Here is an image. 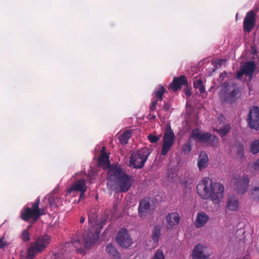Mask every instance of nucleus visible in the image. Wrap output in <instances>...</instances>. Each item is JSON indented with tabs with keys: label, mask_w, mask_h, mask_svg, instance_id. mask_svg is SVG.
I'll list each match as a JSON object with an SVG mask.
<instances>
[{
	"label": "nucleus",
	"mask_w": 259,
	"mask_h": 259,
	"mask_svg": "<svg viewBox=\"0 0 259 259\" xmlns=\"http://www.w3.org/2000/svg\"><path fill=\"white\" fill-rule=\"evenodd\" d=\"M237 154L238 155L243 156L244 154L243 146L242 145L240 144L237 152Z\"/></svg>",
	"instance_id": "obj_40"
},
{
	"label": "nucleus",
	"mask_w": 259,
	"mask_h": 259,
	"mask_svg": "<svg viewBox=\"0 0 259 259\" xmlns=\"http://www.w3.org/2000/svg\"><path fill=\"white\" fill-rule=\"evenodd\" d=\"M151 112V111L150 110V112L147 116V118L149 119H155L156 117V115L152 114Z\"/></svg>",
	"instance_id": "obj_44"
},
{
	"label": "nucleus",
	"mask_w": 259,
	"mask_h": 259,
	"mask_svg": "<svg viewBox=\"0 0 259 259\" xmlns=\"http://www.w3.org/2000/svg\"><path fill=\"white\" fill-rule=\"evenodd\" d=\"M185 89H184V92L185 94L188 97H190L191 96V88L189 87V84L188 83L187 85L185 86Z\"/></svg>",
	"instance_id": "obj_39"
},
{
	"label": "nucleus",
	"mask_w": 259,
	"mask_h": 259,
	"mask_svg": "<svg viewBox=\"0 0 259 259\" xmlns=\"http://www.w3.org/2000/svg\"><path fill=\"white\" fill-rule=\"evenodd\" d=\"M108 174L111 179L113 178L119 192H126L131 188L134 181L132 176L127 175L120 166L112 165L110 166Z\"/></svg>",
	"instance_id": "obj_2"
},
{
	"label": "nucleus",
	"mask_w": 259,
	"mask_h": 259,
	"mask_svg": "<svg viewBox=\"0 0 259 259\" xmlns=\"http://www.w3.org/2000/svg\"><path fill=\"white\" fill-rule=\"evenodd\" d=\"M255 14L252 11H250L246 14V15L244 19L243 22V29L246 32H250L255 24Z\"/></svg>",
	"instance_id": "obj_17"
},
{
	"label": "nucleus",
	"mask_w": 259,
	"mask_h": 259,
	"mask_svg": "<svg viewBox=\"0 0 259 259\" xmlns=\"http://www.w3.org/2000/svg\"><path fill=\"white\" fill-rule=\"evenodd\" d=\"M250 198L254 201L259 200V183L252 186L250 190Z\"/></svg>",
	"instance_id": "obj_27"
},
{
	"label": "nucleus",
	"mask_w": 259,
	"mask_h": 259,
	"mask_svg": "<svg viewBox=\"0 0 259 259\" xmlns=\"http://www.w3.org/2000/svg\"><path fill=\"white\" fill-rule=\"evenodd\" d=\"M84 196V194H83V195H81V192H80V198H81Z\"/></svg>",
	"instance_id": "obj_47"
},
{
	"label": "nucleus",
	"mask_w": 259,
	"mask_h": 259,
	"mask_svg": "<svg viewBox=\"0 0 259 259\" xmlns=\"http://www.w3.org/2000/svg\"><path fill=\"white\" fill-rule=\"evenodd\" d=\"M161 227L159 225H155L152 230L151 238L154 243H158L161 236Z\"/></svg>",
	"instance_id": "obj_26"
},
{
	"label": "nucleus",
	"mask_w": 259,
	"mask_h": 259,
	"mask_svg": "<svg viewBox=\"0 0 259 259\" xmlns=\"http://www.w3.org/2000/svg\"><path fill=\"white\" fill-rule=\"evenodd\" d=\"M196 190L203 199H210L213 203L219 204L223 198L225 188L223 184L213 183L210 179L204 178L199 182Z\"/></svg>",
	"instance_id": "obj_1"
},
{
	"label": "nucleus",
	"mask_w": 259,
	"mask_h": 259,
	"mask_svg": "<svg viewBox=\"0 0 259 259\" xmlns=\"http://www.w3.org/2000/svg\"><path fill=\"white\" fill-rule=\"evenodd\" d=\"M166 92V90L162 85H159L152 93V100L149 109L151 111L156 110V106L159 102H161L163 99V95Z\"/></svg>",
	"instance_id": "obj_11"
},
{
	"label": "nucleus",
	"mask_w": 259,
	"mask_h": 259,
	"mask_svg": "<svg viewBox=\"0 0 259 259\" xmlns=\"http://www.w3.org/2000/svg\"><path fill=\"white\" fill-rule=\"evenodd\" d=\"M149 154L150 153L146 148H142L139 150L137 152L133 153L130 157V166L136 168H142Z\"/></svg>",
	"instance_id": "obj_6"
},
{
	"label": "nucleus",
	"mask_w": 259,
	"mask_h": 259,
	"mask_svg": "<svg viewBox=\"0 0 259 259\" xmlns=\"http://www.w3.org/2000/svg\"><path fill=\"white\" fill-rule=\"evenodd\" d=\"M152 259H165L162 250L161 249H157Z\"/></svg>",
	"instance_id": "obj_34"
},
{
	"label": "nucleus",
	"mask_w": 259,
	"mask_h": 259,
	"mask_svg": "<svg viewBox=\"0 0 259 259\" xmlns=\"http://www.w3.org/2000/svg\"><path fill=\"white\" fill-rule=\"evenodd\" d=\"M105 147H103L101 154L98 159V162L100 166L107 167L109 166L110 162L109 160V156L103 151Z\"/></svg>",
	"instance_id": "obj_24"
},
{
	"label": "nucleus",
	"mask_w": 259,
	"mask_h": 259,
	"mask_svg": "<svg viewBox=\"0 0 259 259\" xmlns=\"http://www.w3.org/2000/svg\"><path fill=\"white\" fill-rule=\"evenodd\" d=\"M170 106L168 102H164L163 108L161 110H164L165 111H168L170 110Z\"/></svg>",
	"instance_id": "obj_41"
},
{
	"label": "nucleus",
	"mask_w": 259,
	"mask_h": 259,
	"mask_svg": "<svg viewBox=\"0 0 259 259\" xmlns=\"http://www.w3.org/2000/svg\"><path fill=\"white\" fill-rule=\"evenodd\" d=\"M116 241L122 248H128L133 244V239L126 229L122 228L118 232Z\"/></svg>",
	"instance_id": "obj_9"
},
{
	"label": "nucleus",
	"mask_w": 259,
	"mask_h": 259,
	"mask_svg": "<svg viewBox=\"0 0 259 259\" xmlns=\"http://www.w3.org/2000/svg\"><path fill=\"white\" fill-rule=\"evenodd\" d=\"M166 221L167 223V229L172 228L173 226L180 223V215L176 212L169 213L166 217Z\"/></svg>",
	"instance_id": "obj_20"
},
{
	"label": "nucleus",
	"mask_w": 259,
	"mask_h": 259,
	"mask_svg": "<svg viewBox=\"0 0 259 259\" xmlns=\"http://www.w3.org/2000/svg\"><path fill=\"white\" fill-rule=\"evenodd\" d=\"M232 181L234 190L237 194L242 195L247 191L249 185V179L247 175H235Z\"/></svg>",
	"instance_id": "obj_7"
},
{
	"label": "nucleus",
	"mask_w": 259,
	"mask_h": 259,
	"mask_svg": "<svg viewBox=\"0 0 259 259\" xmlns=\"http://www.w3.org/2000/svg\"><path fill=\"white\" fill-rule=\"evenodd\" d=\"M208 141L209 144L210 145H211L212 147H217L218 144L219 140L216 136L211 135V137L210 139Z\"/></svg>",
	"instance_id": "obj_35"
},
{
	"label": "nucleus",
	"mask_w": 259,
	"mask_h": 259,
	"mask_svg": "<svg viewBox=\"0 0 259 259\" xmlns=\"http://www.w3.org/2000/svg\"><path fill=\"white\" fill-rule=\"evenodd\" d=\"M51 238L47 234L39 236L35 241L30 243L26 252V259H33L38 253L43 251L49 245Z\"/></svg>",
	"instance_id": "obj_5"
},
{
	"label": "nucleus",
	"mask_w": 259,
	"mask_h": 259,
	"mask_svg": "<svg viewBox=\"0 0 259 259\" xmlns=\"http://www.w3.org/2000/svg\"><path fill=\"white\" fill-rule=\"evenodd\" d=\"M239 205V198L235 195L228 196L227 201L226 207L230 211H236L238 210Z\"/></svg>",
	"instance_id": "obj_21"
},
{
	"label": "nucleus",
	"mask_w": 259,
	"mask_h": 259,
	"mask_svg": "<svg viewBox=\"0 0 259 259\" xmlns=\"http://www.w3.org/2000/svg\"><path fill=\"white\" fill-rule=\"evenodd\" d=\"M71 243L76 247L77 252L82 254L85 253V250L82 248V243L80 241L78 238L72 239Z\"/></svg>",
	"instance_id": "obj_29"
},
{
	"label": "nucleus",
	"mask_w": 259,
	"mask_h": 259,
	"mask_svg": "<svg viewBox=\"0 0 259 259\" xmlns=\"http://www.w3.org/2000/svg\"><path fill=\"white\" fill-rule=\"evenodd\" d=\"M22 239L25 241H28L30 240L29 233L27 230H24L22 232L21 236Z\"/></svg>",
	"instance_id": "obj_37"
},
{
	"label": "nucleus",
	"mask_w": 259,
	"mask_h": 259,
	"mask_svg": "<svg viewBox=\"0 0 259 259\" xmlns=\"http://www.w3.org/2000/svg\"><path fill=\"white\" fill-rule=\"evenodd\" d=\"M224 119V117L223 116V115H220L219 116V117L218 118V120H217V123L218 124H221L222 122H223Z\"/></svg>",
	"instance_id": "obj_45"
},
{
	"label": "nucleus",
	"mask_w": 259,
	"mask_h": 259,
	"mask_svg": "<svg viewBox=\"0 0 259 259\" xmlns=\"http://www.w3.org/2000/svg\"><path fill=\"white\" fill-rule=\"evenodd\" d=\"M211 137V135L210 133L202 132L197 128L192 130L189 137V140L190 139H193L197 142L206 143L208 142Z\"/></svg>",
	"instance_id": "obj_15"
},
{
	"label": "nucleus",
	"mask_w": 259,
	"mask_h": 259,
	"mask_svg": "<svg viewBox=\"0 0 259 259\" xmlns=\"http://www.w3.org/2000/svg\"><path fill=\"white\" fill-rule=\"evenodd\" d=\"M256 65L253 61L247 62L236 73V77L240 79L243 75L251 77L254 73Z\"/></svg>",
	"instance_id": "obj_12"
},
{
	"label": "nucleus",
	"mask_w": 259,
	"mask_h": 259,
	"mask_svg": "<svg viewBox=\"0 0 259 259\" xmlns=\"http://www.w3.org/2000/svg\"><path fill=\"white\" fill-rule=\"evenodd\" d=\"M163 141L161 154L164 156L170 150L175 141V134L169 125H167L166 126L165 132L163 136Z\"/></svg>",
	"instance_id": "obj_8"
},
{
	"label": "nucleus",
	"mask_w": 259,
	"mask_h": 259,
	"mask_svg": "<svg viewBox=\"0 0 259 259\" xmlns=\"http://www.w3.org/2000/svg\"><path fill=\"white\" fill-rule=\"evenodd\" d=\"M150 207L149 198L146 197L141 200L138 206V213L139 217L142 219H146Z\"/></svg>",
	"instance_id": "obj_18"
},
{
	"label": "nucleus",
	"mask_w": 259,
	"mask_h": 259,
	"mask_svg": "<svg viewBox=\"0 0 259 259\" xmlns=\"http://www.w3.org/2000/svg\"><path fill=\"white\" fill-rule=\"evenodd\" d=\"M106 250L107 253L110 256L114 257L115 258H119L120 257V253L111 243L107 245Z\"/></svg>",
	"instance_id": "obj_25"
},
{
	"label": "nucleus",
	"mask_w": 259,
	"mask_h": 259,
	"mask_svg": "<svg viewBox=\"0 0 259 259\" xmlns=\"http://www.w3.org/2000/svg\"><path fill=\"white\" fill-rule=\"evenodd\" d=\"M250 151L253 154H256L259 152V139L253 141L251 143Z\"/></svg>",
	"instance_id": "obj_32"
},
{
	"label": "nucleus",
	"mask_w": 259,
	"mask_h": 259,
	"mask_svg": "<svg viewBox=\"0 0 259 259\" xmlns=\"http://www.w3.org/2000/svg\"><path fill=\"white\" fill-rule=\"evenodd\" d=\"M240 96V88L234 83H224L219 93L221 101L223 103L230 104L235 103Z\"/></svg>",
	"instance_id": "obj_4"
},
{
	"label": "nucleus",
	"mask_w": 259,
	"mask_h": 259,
	"mask_svg": "<svg viewBox=\"0 0 259 259\" xmlns=\"http://www.w3.org/2000/svg\"><path fill=\"white\" fill-rule=\"evenodd\" d=\"M131 137V132L130 131H124L119 137V140L122 145L126 144Z\"/></svg>",
	"instance_id": "obj_30"
},
{
	"label": "nucleus",
	"mask_w": 259,
	"mask_h": 259,
	"mask_svg": "<svg viewBox=\"0 0 259 259\" xmlns=\"http://www.w3.org/2000/svg\"><path fill=\"white\" fill-rule=\"evenodd\" d=\"M104 222H102L101 225H100V228H102L103 225H104Z\"/></svg>",
	"instance_id": "obj_48"
},
{
	"label": "nucleus",
	"mask_w": 259,
	"mask_h": 259,
	"mask_svg": "<svg viewBox=\"0 0 259 259\" xmlns=\"http://www.w3.org/2000/svg\"><path fill=\"white\" fill-rule=\"evenodd\" d=\"M209 220L208 215L203 211L198 212L196 219L194 222L195 226L197 228H200L204 226Z\"/></svg>",
	"instance_id": "obj_22"
},
{
	"label": "nucleus",
	"mask_w": 259,
	"mask_h": 259,
	"mask_svg": "<svg viewBox=\"0 0 259 259\" xmlns=\"http://www.w3.org/2000/svg\"><path fill=\"white\" fill-rule=\"evenodd\" d=\"M192 150V147L191 143L189 142L186 143L182 148V152L184 154H187L189 153Z\"/></svg>",
	"instance_id": "obj_36"
},
{
	"label": "nucleus",
	"mask_w": 259,
	"mask_h": 259,
	"mask_svg": "<svg viewBox=\"0 0 259 259\" xmlns=\"http://www.w3.org/2000/svg\"><path fill=\"white\" fill-rule=\"evenodd\" d=\"M148 139L152 143H156L159 140V137L151 134L148 136Z\"/></svg>",
	"instance_id": "obj_38"
},
{
	"label": "nucleus",
	"mask_w": 259,
	"mask_h": 259,
	"mask_svg": "<svg viewBox=\"0 0 259 259\" xmlns=\"http://www.w3.org/2000/svg\"><path fill=\"white\" fill-rule=\"evenodd\" d=\"M85 217H84L83 216L81 217L80 219V223L81 224L83 223L85 221Z\"/></svg>",
	"instance_id": "obj_46"
},
{
	"label": "nucleus",
	"mask_w": 259,
	"mask_h": 259,
	"mask_svg": "<svg viewBox=\"0 0 259 259\" xmlns=\"http://www.w3.org/2000/svg\"><path fill=\"white\" fill-rule=\"evenodd\" d=\"M40 197H38L31 207H24L21 211L20 218L25 222L32 223L37 221L40 217L47 214L46 207H39Z\"/></svg>",
	"instance_id": "obj_3"
},
{
	"label": "nucleus",
	"mask_w": 259,
	"mask_h": 259,
	"mask_svg": "<svg viewBox=\"0 0 259 259\" xmlns=\"http://www.w3.org/2000/svg\"><path fill=\"white\" fill-rule=\"evenodd\" d=\"M230 125L229 124H226L224 125L223 127L216 128L214 130V131L217 132L220 136L223 137L226 136L230 132Z\"/></svg>",
	"instance_id": "obj_31"
},
{
	"label": "nucleus",
	"mask_w": 259,
	"mask_h": 259,
	"mask_svg": "<svg viewBox=\"0 0 259 259\" xmlns=\"http://www.w3.org/2000/svg\"><path fill=\"white\" fill-rule=\"evenodd\" d=\"M193 87L195 89H198L200 93H203L205 92V87L202 80L200 79L194 81Z\"/></svg>",
	"instance_id": "obj_33"
},
{
	"label": "nucleus",
	"mask_w": 259,
	"mask_h": 259,
	"mask_svg": "<svg viewBox=\"0 0 259 259\" xmlns=\"http://www.w3.org/2000/svg\"><path fill=\"white\" fill-rule=\"evenodd\" d=\"M253 167L255 170H259V159L254 162Z\"/></svg>",
	"instance_id": "obj_43"
},
{
	"label": "nucleus",
	"mask_w": 259,
	"mask_h": 259,
	"mask_svg": "<svg viewBox=\"0 0 259 259\" xmlns=\"http://www.w3.org/2000/svg\"><path fill=\"white\" fill-rule=\"evenodd\" d=\"M248 124L251 129L259 130V107L252 106L248 115Z\"/></svg>",
	"instance_id": "obj_10"
},
{
	"label": "nucleus",
	"mask_w": 259,
	"mask_h": 259,
	"mask_svg": "<svg viewBox=\"0 0 259 259\" xmlns=\"http://www.w3.org/2000/svg\"><path fill=\"white\" fill-rule=\"evenodd\" d=\"M210 255L206 246L198 244L193 249L192 256L193 259H208Z\"/></svg>",
	"instance_id": "obj_14"
},
{
	"label": "nucleus",
	"mask_w": 259,
	"mask_h": 259,
	"mask_svg": "<svg viewBox=\"0 0 259 259\" xmlns=\"http://www.w3.org/2000/svg\"><path fill=\"white\" fill-rule=\"evenodd\" d=\"M5 238L2 237L0 238V249H2L4 248L6 246V243L4 241Z\"/></svg>",
	"instance_id": "obj_42"
},
{
	"label": "nucleus",
	"mask_w": 259,
	"mask_h": 259,
	"mask_svg": "<svg viewBox=\"0 0 259 259\" xmlns=\"http://www.w3.org/2000/svg\"><path fill=\"white\" fill-rule=\"evenodd\" d=\"M208 158L205 152H201L198 157L197 166L200 170L206 168L208 165Z\"/></svg>",
	"instance_id": "obj_23"
},
{
	"label": "nucleus",
	"mask_w": 259,
	"mask_h": 259,
	"mask_svg": "<svg viewBox=\"0 0 259 259\" xmlns=\"http://www.w3.org/2000/svg\"><path fill=\"white\" fill-rule=\"evenodd\" d=\"M98 215L95 211L90 210L88 212V221L92 226L95 227L98 223Z\"/></svg>",
	"instance_id": "obj_28"
},
{
	"label": "nucleus",
	"mask_w": 259,
	"mask_h": 259,
	"mask_svg": "<svg viewBox=\"0 0 259 259\" xmlns=\"http://www.w3.org/2000/svg\"><path fill=\"white\" fill-rule=\"evenodd\" d=\"M87 187L86 186L85 181L83 179H81L75 182L70 188L68 189V192L71 193L72 191H79L81 192V195L84 194L87 191Z\"/></svg>",
	"instance_id": "obj_19"
},
{
	"label": "nucleus",
	"mask_w": 259,
	"mask_h": 259,
	"mask_svg": "<svg viewBox=\"0 0 259 259\" xmlns=\"http://www.w3.org/2000/svg\"><path fill=\"white\" fill-rule=\"evenodd\" d=\"M100 232L97 230L93 233L90 230L85 231L82 235L84 245L87 249L90 248L99 239Z\"/></svg>",
	"instance_id": "obj_13"
},
{
	"label": "nucleus",
	"mask_w": 259,
	"mask_h": 259,
	"mask_svg": "<svg viewBox=\"0 0 259 259\" xmlns=\"http://www.w3.org/2000/svg\"><path fill=\"white\" fill-rule=\"evenodd\" d=\"M188 83L187 78L185 75L174 77L172 81L168 86V89H171L174 92H176L181 89L183 85H187Z\"/></svg>",
	"instance_id": "obj_16"
}]
</instances>
